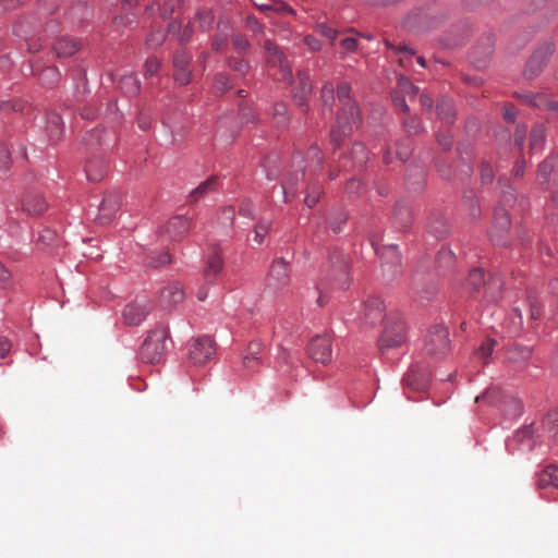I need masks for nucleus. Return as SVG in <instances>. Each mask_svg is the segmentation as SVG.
<instances>
[{
	"instance_id": "7c9ffc66",
	"label": "nucleus",
	"mask_w": 558,
	"mask_h": 558,
	"mask_svg": "<svg viewBox=\"0 0 558 558\" xmlns=\"http://www.w3.org/2000/svg\"><path fill=\"white\" fill-rule=\"evenodd\" d=\"M119 87L128 96H134L140 92L141 83L133 73L122 75L119 81Z\"/></svg>"
},
{
	"instance_id": "dca6fc26",
	"label": "nucleus",
	"mask_w": 558,
	"mask_h": 558,
	"mask_svg": "<svg viewBox=\"0 0 558 558\" xmlns=\"http://www.w3.org/2000/svg\"><path fill=\"white\" fill-rule=\"evenodd\" d=\"M121 199L118 194H107L99 205L97 220L101 225L109 223L120 208Z\"/></svg>"
},
{
	"instance_id": "f704fd0d",
	"label": "nucleus",
	"mask_w": 558,
	"mask_h": 558,
	"mask_svg": "<svg viewBox=\"0 0 558 558\" xmlns=\"http://www.w3.org/2000/svg\"><path fill=\"white\" fill-rule=\"evenodd\" d=\"M393 218L400 225L405 228L412 220V213L409 206L404 203H398L393 210Z\"/></svg>"
},
{
	"instance_id": "79ce46f5",
	"label": "nucleus",
	"mask_w": 558,
	"mask_h": 558,
	"mask_svg": "<svg viewBox=\"0 0 558 558\" xmlns=\"http://www.w3.org/2000/svg\"><path fill=\"white\" fill-rule=\"evenodd\" d=\"M272 119L277 125H286L289 121L288 108L283 102L276 104L272 109Z\"/></svg>"
},
{
	"instance_id": "3c124183",
	"label": "nucleus",
	"mask_w": 558,
	"mask_h": 558,
	"mask_svg": "<svg viewBox=\"0 0 558 558\" xmlns=\"http://www.w3.org/2000/svg\"><path fill=\"white\" fill-rule=\"evenodd\" d=\"M11 163L10 151L4 145H0V172H7Z\"/></svg>"
},
{
	"instance_id": "603ef678",
	"label": "nucleus",
	"mask_w": 558,
	"mask_h": 558,
	"mask_svg": "<svg viewBox=\"0 0 558 558\" xmlns=\"http://www.w3.org/2000/svg\"><path fill=\"white\" fill-rule=\"evenodd\" d=\"M12 283V272L0 262V286L7 289Z\"/></svg>"
},
{
	"instance_id": "6e6d98bb",
	"label": "nucleus",
	"mask_w": 558,
	"mask_h": 558,
	"mask_svg": "<svg viewBox=\"0 0 558 558\" xmlns=\"http://www.w3.org/2000/svg\"><path fill=\"white\" fill-rule=\"evenodd\" d=\"M233 47L236 52L242 53L247 50L250 44L247 39L242 35H234L232 38Z\"/></svg>"
},
{
	"instance_id": "2f4dec72",
	"label": "nucleus",
	"mask_w": 558,
	"mask_h": 558,
	"mask_svg": "<svg viewBox=\"0 0 558 558\" xmlns=\"http://www.w3.org/2000/svg\"><path fill=\"white\" fill-rule=\"evenodd\" d=\"M47 132H48V136L51 141L60 140V137L63 133V122H62L61 117L58 113L52 112L48 116Z\"/></svg>"
},
{
	"instance_id": "0eeeda50",
	"label": "nucleus",
	"mask_w": 558,
	"mask_h": 558,
	"mask_svg": "<svg viewBox=\"0 0 558 558\" xmlns=\"http://www.w3.org/2000/svg\"><path fill=\"white\" fill-rule=\"evenodd\" d=\"M485 286V293L489 300H495L501 290L499 278H490L488 282L484 279V272L481 268H474L468 277V286L472 291H477L481 286Z\"/></svg>"
},
{
	"instance_id": "a19ab883",
	"label": "nucleus",
	"mask_w": 558,
	"mask_h": 558,
	"mask_svg": "<svg viewBox=\"0 0 558 558\" xmlns=\"http://www.w3.org/2000/svg\"><path fill=\"white\" fill-rule=\"evenodd\" d=\"M496 345V340L494 339H486L480 348L475 351V356L483 361L484 364L487 363L488 359L490 357L494 348Z\"/></svg>"
},
{
	"instance_id": "e2e57ef3",
	"label": "nucleus",
	"mask_w": 558,
	"mask_h": 558,
	"mask_svg": "<svg viewBox=\"0 0 558 558\" xmlns=\"http://www.w3.org/2000/svg\"><path fill=\"white\" fill-rule=\"evenodd\" d=\"M481 177L484 183H489L493 181L494 171L489 163H483L481 170Z\"/></svg>"
},
{
	"instance_id": "39448f33",
	"label": "nucleus",
	"mask_w": 558,
	"mask_h": 558,
	"mask_svg": "<svg viewBox=\"0 0 558 558\" xmlns=\"http://www.w3.org/2000/svg\"><path fill=\"white\" fill-rule=\"evenodd\" d=\"M510 217L504 207H496L494 220L489 230V238L496 245H506L508 243V232L510 229Z\"/></svg>"
},
{
	"instance_id": "6ab92c4d",
	"label": "nucleus",
	"mask_w": 558,
	"mask_h": 558,
	"mask_svg": "<svg viewBox=\"0 0 558 558\" xmlns=\"http://www.w3.org/2000/svg\"><path fill=\"white\" fill-rule=\"evenodd\" d=\"M22 208L26 214L37 216L48 208V204L41 194L28 192L22 201Z\"/></svg>"
},
{
	"instance_id": "864d4df0",
	"label": "nucleus",
	"mask_w": 558,
	"mask_h": 558,
	"mask_svg": "<svg viewBox=\"0 0 558 558\" xmlns=\"http://www.w3.org/2000/svg\"><path fill=\"white\" fill-rule=\"evenodd\" d=\"M171 262L168 253H160L158 256H150L148 264L153 267H160Z\"/></svg>"
},
{
	"instance_id": "4be33fe9",
	"label": "nucleus",
	"mask_w": 558,
	"mask_h": 558,
	"mask_svg": "<svg viewBox=\"0 0 558 558\" xmlns=\"http://www.w3.org/2000/svg\"><path fill=\"white\" fill-rule=\"evenodd\" d=\"M149 311L148 304L132 303L125 306L123 317L126 324L137 326L146 318Z\"/></svg>"
},
{
	"instance_id": "f8f14e48",
	"label": "nucleus",
	"mask_w": 558,
	"mask_h": 558,
	"mask_svg": "<svg viewBox=\"0 0 558 558\" xmlns=\"http://www.w3.org/2000/svg\"><path fill=\"white\" fill-rule=\"evenodd\" d=\"M311 359L322 364H327L331 360V340L328 336L314 337L307 348Z\"/></svg>"
},
{
	"instance_id": "774afa93",
	"label": "nucleus",
	"mask_w": 558,
	"mask_h": 558,
	"mask_svg": "<svg viewBox=\"0 0 558 558\" xmlns=\"http://www.w3.org/2000/svg\"><path fill=\"white\" fill-rule=\"evenodd\" d=\"M340 45L344 51H353L357 47V40L353 37L343 38Z\"/></svg>"
},
{
	"instance_id": "cd10ccee",
	"label": "nucleus",
	"mask_w": 558,
	"mask_h": 558,
	"mask_svg": "<svg viewBox=\"0 0 558 558\" xmlns=\"http://www.w3.org/2000/svg\"><path fill=\"white\" fill-rule=\"evenodd\" d=\"M523 99L525 102L535 108H546L548 110L558 112V101L549 100L542 94H527L523 96Z\"/></svg>"
},
{
	"instance_id": "1a4fd4ad",
	"label": "nucleus",
	"mask_w": 558,
	"mask_h": 558,
	"mask_svg": "<svg viewBox=\"0 0 558 558\" xmlns=\"http://www.w3.org/2000/svg\"><path fill=\"white\" fill-rule=\"evenodd\" d=\"M554 51L553 44L545 43L543 46H541L538 49L534 51L530 60L527 61L524 76L527 80H533L544 69V66L547 64V61L550 57V54Z\"/></svg>"
},
{
	"instance_id": "052dcab7",
	"label": "nucleus",
	"mask_w": 558,
	"mask_h": 558,
	"mask_svg": "<svg viewBox=\"0 0 558 558\" xmlns=\"http://www.w3.org/2000/svg\"><path fill=\"white\" fill-rule=\"evenodd\" d=\"M160 68V61L156 58H149L145 63L146 74L154 75Z\"/></svg>"
},
{
	"instance_id": "412c9836",
	"label": "nucleus",
	"mask_w": 558,
	"mask_h": 558,
	"mask_svg": "<svg viewBox=\"0 0 558 558\" xmlns=\"http://www.w3.org/2000/svg\"><path fill=\"white\" fill-rule=\"evenodd\" d=\"M191 228V220L185 216L172 217L166 226V233L170 240H179L183 238Z\"/></svg>"
},
{
	"instance_id": "ddd939ff",
	"label": "nucleus",
	"mask_w": 558,
	"mask_h": 558,
	"mask_svg": "<svg viewBox=\"0 0 558 558\" xmlns=\"http://www.w3.org/2000/svg\"><path fill=\"white\" fill-rule=\"evenodd\" d=\"M264 49L267 53L268 63L272 66H279L281 80L290 81L292 77V70L279 47L271 40H266L264 43Z\"/></svg>"
},
{
	"instance_id": "9d476101",
	"label": "nucleus",
	"mask_w": 558,
	"mask_h": 558,
	"mask_svg": "<svg viewBox=\"0 0 558 558\" xmlns=\"http://www.w3.org/2000/svg\"><path fill=\"white\" fill-rule=\"evenodd\" d=\"M303 162L304 158L301 155H295L292 159V167L295 168V173L288 171L284 175L282 190L286 202H290L294 196L298 183L304 178L305 172Z\"/></svg>"
},
{
	"instance_id": "4c0bfd02",
	"label": "nucleus",
	"mask_w": 558,
	"mask_h": 558,
	"mask_svg": "<svg viewBox=\"0 0 558 558\" xmlns=\"http://www.w3.org/2000/svg\"><path fill=\"white\" fill-rule=\"evenodd\" d=\"M259 9L266 13L276 12L279 14L293 13V10L281 0H271L268 3H263Z\"/></svg>"
},
{
	"instance_id": "c03bdc74",
	"label": "nucleus",
	"mask_w": 558,
	"mask_h": 558,
	"mask_svg": "<svg viewBox=\"0 0 558 558\" xmlns=\"http://www.w3.org/2000/svg\"><path fill=\"white\" fill-rule=\"evenodd\" d=\"M543 427L551 434H556L558 432V411L549 412L542 422Z\"/></svg>"
},
{
	"instance_id": "de8ad7c7",
	"label": "nucleus",
	"mask_w": 558,
	"mask_h": 558,
	"mask_svg": "<svg viewBox=\"0 0 558 558\" xmlns=\"http://www.w3.org/2000/svg\"><path fill=\"white\" fill-rule=\"evenodd\" d=\"M403 124H404L405 130L410 134H418L423 130L420 119L414 116H411V117H408L407 119H404Z\"/></svg>"
},
{
	"instance_id": "9b49d317",
	"label": "nucleus",
	"mask_w": 558,
	"mask_h": 558,
	"mask_svg": "<svg viewBox=\"0 0 558 558\" xmlns=\"http://www.w3.org/2000/svg\"><path fill=\"white\" fill-rule=\"evenodd\" d=\"M290 269L283 258H276L270 267L267 284L274 290H279L289 284Z\"/></svg>"
},
{
	"instance_id": "4468645a",
	"label": "nucleus",
	"mask_w": 558,
	"mask_h": 558,
	"mask_svg": "<svg viewBox=\"0 0 558 558\" xmlns=\"http://www.w3.org/2000/svg\"><path fill=\"white\" fill-rule=\"evenodd\" d=\"M222 250L219 245H214L210 247L207 255L206 267L204 270V280L206 283H215L217 277L222 271Z\"/></svg>"
},
{
	"instance_id": "f3484780",
	"label": "nucleus",
	"mask_w": 558,
	"mask_h": 558,
	"mask_svg": "<svg viewBox=\"0 0 558 558\" xmlns=\"http://www.w3.org/2000/svg\"><path fill=\"white\" fill-rule=\"evenodd\" d=\"M190 56L185 50H179L173 57L174 80L180 85H186L191 81V71L189 70Z\"/></svg>"
},
{
	"instance_id": "f03ea898",
	"label": "nucleus",
	"mask_w": 558,
	"mask_h": 558,
	"mask_svg": "<svg viewBox=\"0 0 558 558\" xmlns=\"http://www.w3.org/2000/svg\"><path fill=\"white\" fill-rule=\"evenodd\" d=\"M168 335L166 327H158L148 335L141 349V357L144 362L155 364L162 359L167 349Z\"/></svg>"
},
{
	"instance_id": "09e8293b",
	"label": "nucleus",
	"mask_w": 558,
	"mask_h": 558,
	"mask_svg": "<svg viewBox=\"0 0 558 558\" xmlns=\"http://www.w3.org/2000/svg\"><path fill=\"white\" fill-rule=\"evenodd\" d=\"M335 98V88L331 83H326L320 92V99L323 105L329 106L333 102Z\"/></svg>"
},
{
	"instance_id": "393cba45",
	"label": "nucleus",
	"mask_w": 558,
	"mask_h": 558,
	"mask_svg": "<svg viewBox=\"0 0 558 558\" xmlns=\"http://www.w3.org/2000/svg\"><path fill=\"white\" fill-rule=\"evenodd\" d=\"M371 242L376 254L379 255L380 258L385 259L387 263H390L392 266L400 265L401 256L397 245L390 244L379 247L378 242L374 238L371 239Z\"/></svg>"
},
{
	"instance_id": "c85d7f7f",
	"label": "nucleus",
	"mask_w": 558,
	"mask_h": 558,
	"mask_svg": "<svg viewBox=\"0 0 558 558\" xmlns=\"http://www.w3.org/2000/svg\"><path fill=\"white\" fill-rule=\"evenodd\" d=\"M217 187V178L210 177L206 181L202 182L196 189L190 193V202L196 203L203 198L209 192L215 191Z\"/></svg>"
},
{
	"instance_id": "338daca9",
	"label": "nucleus",
	"mask_w": 558,
	"mask_h": 558,
	"mask_svg": "<svg viewBox=\"0 0 558 558\" xmlns=\"http://www.w3.org/2000/svg\"><path fill=\"white\" fill-rule=\"evenodd\" d=\"M437 142L444 149H449L452 146V136L449 133H437Z\"/></svg>"
},
{
	"instance_id": "473e14b6",
	"label": "nucleus",
	"mask_w": 558,
	"mask_h": 558,
	"mask_svg": "<svg viewBox=\"0 0 558 558\" xmlns=\"http://www.w3.org/2000/svg\"><path fill=\"white\" fill-rule=\"evenodd\" d=\"M532 356V349L522 345H513L508 351V360L513 363L521 365L525 363Z\"/></svg>"
},
{
	"instance_id": "aec40b11",
	"label": "nucleus",
	"mask_w": 558,
	"mask_h": 558,
	"mask_svg": "<svg viewBox=\"0 0 558 558\" xmlns=\"http://www.w3.org/2000/svg\"><path fill=\"white\" fill-rule=\"evenodd\" d=\"M263 351V343L260 341H252L247 344L243 354L242 364L243 367L248 372H255L258 369L262 361L259 354Z\"/></svg>"
},
{
	"instance_id": "a878e982",
	"label": "nucleus",
	"mask_w": 558,
	"mask_h": 558,
	"mask_svg": "<svg viewBox=\"0 0 558 558\" xmlns=\"http://www.w3.org/2000/svg\"><path fill=\"white\" fill-rule=\"evenodd\" d=\"M59 58L73 56L80 49V43L73 38L62 37L53 46Z\"/></svg>"
},
{
	"instance_id": "bb28decb",
	"label": "nucleus",
	"mask_w": 558,
	"mask_h": 558,
	"mask_svg": "<svg viewBox=\"0 0 558 558\" xmlns=\"http://www.w3.org/2000/svg\"><path fill=\"white\" fill-rule=\"evenodd\" d=\"M538 488L556 487L558 488V468L554 465L546 466L537 478Z\"/></svg>"
},
{
	"instance_id": "c9c22d12",
	"label": "nucleus",
	"mask_w": 558,
	"mask_h": 558,
	"mask_svg": "<svg viewBox=\"0 0 558 558\" xmlns=\"http://www.w3.org/2000/svg\"><path fill=\"white\" fill-rule=\"evenodd\" d=\"M386 46L399 54L400 65L407 68L410 59L414 56V50L407 45H393L389 41H386Z\"/></svg>"
},
{
	"instance_id": "c756f323",
	"label": "nucleus",
	"mask_w": 558,
	"mask_h": 558,
	"mask_svg": "<svg viewBox=\"0 0 558 558\" xmlns=\"http://www.w3.org/2000/svg\"><path fill=\"white\" fill-rule=\"evenodd\" d=\"M437 116L438 118L447 124H451L453 122L454 117V107L453 102L448 97H442L437 104Z\"/></svg>"
},
{
	"instance_id": "b1692460",
	"label": "nucleus",
	"mask_w": 558,
	"mask_h": 558,
	"mask_svg": "<svg viewBox=\"0 0 558 558\" xmlns=\"http://www.w3.org/2000/svg\"><path fill=\"white\" fill-rule=\"evenodd\" d=\"M108 163L104 158H93L87 162L85 172L90 182H98L106 175Z\"/></svg>"
},
{
	"instance_id": "4d7b16f0",
	"label": "nucleus",
	"mask_w": 558,
	"mask_h": 558,
	"mask_svg": "<svg viewBox=\"0 0 558 558\" xmlns=\"http://www.w3.org/2000/svg\"><path fill=\"white\" fill-rule=\"evenodd\" d=\"M335 258H336V262H333V257H331L332 265L337 264L340 272L342 275H347L348 274V259H347V257L343 254H341L339 252H336L335 253Z\"/></svg>"
},
{
	"instance_id": "37998d69",
	"label": "nucleus",
	"mask_w": 558,
	"mask_h": 558,
	"mask_svg": "<svg viewBox=\"0 0 558 558\" xmlns=\"http://www.w3.org/2000/svg\"><path fill=\"white\" fill-rule=\"evenodd\" d=\"M271 222L267 219H260L257 225L255 226L254 230V241L257 244H262L264 241V238L268 233L270 229Z\"/></svg>"
},
{
	"instance_id": "7ed1b4c3",
	"label": "nucleus",
	"mask_w": 558,
	"mask_h": 558,
	"mask_svg": "<svg viewBox=\"0 0 558 558\" xmlns=\"http://www.w3.org/2000/svg\"><path fill=\"white\" fill-rule=\"evenodd\" d=\"M449 348L450 341L448 329L440 325L433 326L425 338V353L432 356L442 357L447 354Z\"/></svg>"
},
{
	"instance_id": "6e6552de",
	"label": "nucleus",
	"mask_w": 558,
	"mask_h": 558,
	"mask_svg": "<svg viewBox=\"0 0 558 558\" xmlns=\"http://www.w3.org/2000/svg\"><path fill=\"white\" fill-rule=\"evenodd\" d=\"M215 352V343L210 337L205 336L197 338L190 349V361L194 365L205 364L213 359Z\"/></svg>"
},
{
	"instance_id": "e433bc0d",
	"label": "nucleus",
	"mask_w": 558,
	"mask_h": 558,
	"mask_svg": "<svg viewBox=\"0 0 558 558\" xmlns=\"http://www.w3.org/2000/svg\"><path fill=\"white\" fill-rule=\"evenodd\" d=\"M60 80V72L56 66H48L39 74V81L47 87H52L58 84Z\"/></svg>"
},
{
	"instance_id": "5fc2aeb1",
	"label": "nucleus",
	"mask_w": 558,
	"mask_h": 558,
	"mask_svg": "<svg viewBox=\"0 0 558 558\" xmlns=\"http://www.w3.org/2000/svg\"><path fill=\"white\" fill-rule=\"evenodd\" d=\"M440 265H449L454 259V253L450 248H441L437 255Z\"/></svg>"
},
{
	"instance_id": "8fccbe9b",
	"label": "nucleus",
	"mask_w": 558,
	"mask_h": 558,
	"mask_svg": "<svg viewBox=\"0 0 558 558\" xmlns=\"http://www.w3.org/2000/svg\"><path fill=\"white\" fill-rule=\"evenodd\" d=\"M197 20H198L199 26L203 29H207L211 26V24L214 22V14L210 10L204 9L197 13Z\"/></svg>"
},
{
	"instance_id": "680f3d73",
	"label": "nucleus",
	"mask_w": 558,
	"mask_h": 558,
	"mask_svg": "<svg viewBox=\"0 0 558 558\" xmlns=\"http://www.w3.org/2000/svg\"><path fill=\"white\" fill-rule=\"evenodd\" d=\"M215 88L218 92L225 93L229 88V78L223 74H218L215 81Z\"/></svg>"
},
{
	"instance_id": "72a5a7b5",
	"label": "nucleus",
	"mask_w": 558,
	"mask_h": 558,
	"mask_svg": "<svg viewBox=\"0 0 558 558\" xmlns=\"http://www.w3.org/2000/svg\"><path fill=\"white\" fill-rule=\"evenodd\" d=\"M306 168H308L310 172L315 173L320 170L323 166V155L319 148L315 145H312L306 153Z\"/></svg>"
},
{
	"instance_id": "49530a36",
	"label": "nucleus",
	"mask_w": 558,
	"mask_h": 558,
	"mask_svg": "<svg viewBox=\"0 0 558 558\" xmlns=\"http://www.w3.org/2000/svg\"><path fill=\"white\" fill-rule=\"evenodd\" d=\"M398 86H399L400 93L403 95H409L412 97L418 93V88L416 86H414L409 81V78H407L405 76H400Z\"/></svg>"
},
{
	"instance_id": "bf43d9fd",
	"label": "nucleus",
	"mask_w": 558,
	"mask_h": 558,
	"mask_svg": "<svg viewBox=\"0 0 558 558\" xmlns=\"http://www.w3.org/2000/svg\"><path fill=\"white\" fill-rule=\"evenodd\" d=\"M230 68H232L234 71L245 74L248 71V63L244 60H236L232 59L229 61Z\"/></svg>"
},
{
	"instance_id": "a18cd8bd",
	"label": "nucleus",
	"mask_w": 558,
	"mask_h": 558,
	"mask_svg": "<svg viewBox=\"0 0 558 558\" xmlns=\"http://www.w3.org/2000/svg\"><path fill=\"white\" fill-rule=\"evenodd\" d=\"M554 161L550 159L545 160L538 167L537 178L538 181L544 184L548 181L549 174L554 169Z\"/></svg>"
},
{
	"instance_id": "13d9d810",
	"label": "nucleus",
	"mask_w": 558,
	"mask_h": 558,
	"mask_svg": "<svg viewBox=\"0 0 558 558\" xmlns=\"http://www.w3.org/2000/svg\"><path fill=\"white\" fill-rule=\"evenodd\" d=\"M316 29L319 34H322L326 38L330 39L331 41H333L337 37V31L324 23L318 24L316 26Z\"/></svg>"
},
{
	"instance_id": "ea45409f",
	"label": "nucleus",
	"mask_w": 558,
	"mask_h": 558,
	"mask_svg": "<svg viewBox=\"0 0 558 558\" xmlns=\"http://www.w3.org/2000/svg\"><path fill=\"white\" fill-rule=\"evenodd\" d=\"M545 140L544 125L538 124L533 128L530 135V146L532 150L541 149Z\"/></svg>"
},
{
	"instance_id": "f257e3e1",
	"label": "nucleus",
	"mask_w": 558,
	"mask_h": 558,
	"mask_svg": "<svg viewBox=\"0 0 558 558\" xmlns=\"http://www.w3.org/2000/svg\"><path fill=\"white\" fill-rule=\"evenodd\" d=\"M351 87L348 83H340L337 87V97L342 105L337 116L336 126L331 130V144L335 149L341 146L344 137L361 125V114L357 106L350 101Z\"/></svg>"
},
{
	"instance_id": "0e129e2a",
	"label": "nucleus",
	"mask_w": 558,
	"mask_h": 558,
	"mask_svg": "<svg viewBox=\"0 0 558 558\" xmlns=\"http://www.w3.org/2000/svg\"><path fill=\"white\" fill-rule=\"evenodd\" d=\"M319 194H320L319 189L308 191L305 196V199H304L306 206H308V207L315 206L319 199Z\"/></svg>"
},
{
	"instance_id": "2eb2a0df",
	"label": "nucleus",
	"mask_w": 558,
	"mask_h": 558,
	"mask_svg": "<svg viewBox=\"0 0 558 558\" xmlns=\"http://www.w3.org/2000/svg\"><path fill=\"white\" fill-rule=\"evenodd\" d=\"M185 298L183 288L178 282L167 284L159 294V306L163 310H170L181 303Z\"/></svg>"
},
{
	"instance_id": "20e7f679",
	"label": "nucleus",
	"mask_w": 558,
	"mask_h": 558,
	"mask_svg": "<svg viewBox=\"0 0 558 558\" xmlns=\"http://www.w3.org/2000/svg\"><path fill=\"white\" fill-rule=\"evenodd\" d=\"M407 340L405 324L400 318H389L379 338L380 350L402 345Z\"/></svg>"
},
{
	"instance_id": "423d86ee",
	"label": "nucleus",
	"mask_w": 558,
	"mask_h": 558,
	"mask_svg": "<svg viewBox=\"0 0 558 558\" xmlns=\"http://www.w3.org/2000/svg\"><path fill=\"white\" fill-rule=\"evenodd\" d=\"M385 305L380 298L371 296L362 305L360 320L367 326H375L385 317Z\"/></svg>"
},
{
	"instance_id": "69168bd1",
	"label": "nucleus",
	"mask_w": 558,
	"mask_h": 558,
	"mask_svg": "<svg viewBox=\"0 0 558 558\" xmlns=\"http://www.w3.org/2000/svg\"><path fill=\"white\" fill-rule=\"evenodd\" d=\"M253 211H254V206H253L252 202L243 201L240 206V210H239L240 215L247 217V218H253Z\"/></svg>"
},
{
	"instance_id": "5701e85b",
	"label": "nucleus",
	"mask_w": 558,
	"mask_h": 558,
	"mask_svg": "<svg viewBox=\"0 0 558 558\" xmlns=\"http://www.w3.org/2000/svg\"><path fill=\"white\" fill-rule=\"evenodd\" d=\"M312 93V83L310 76L305 72L298 73V86L294 88L293 98L298 106L306 107V100ZM307 108H305L306 110Z\"/></svg>"
},
{
	"instance_id": "58836bf2",
	"label": "nucleus",
	"mask_w": 558,
	"mask_h": 558,
	"mask_svg": "<svg viewBox=\"0 0 558 558\" xmlns=\"http://www.w3.org/2000/svg\"><path fill=\"white\" fill-rule=\"evenodd\" d=\"M351 158L355 166H363L368 159V153L363 143H355L351 149Z\"/></svg>"
},
{
	"instance_id": "a211bd4d",
	"label": "nucleus",
	"mask_w": 558,
	"mask_h": 558,
	"mask_svg": "<svg viewBox=\"0 0 558 558\" xmlns=\"http://www.w3.org/2000/svg\"><path fill=\"white\" fill-rule=\"evenodd\" d=\"M428 373L417 365L411 367L403 378L404 385L416 391H424L428 386Z\"/></svg>"
}]
</instances>
